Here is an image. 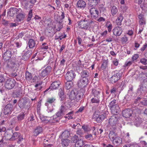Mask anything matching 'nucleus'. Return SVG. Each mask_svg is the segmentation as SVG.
<instances>
[{
	"mask_svg": "<svg viewBox=\"0 0 147 147\" xmlns=\"http://www.w3.org/2000/svg\"><path fill=\"white\" fill-rule=\"evenodd\" d=\"M18 106L20 109L28 110L31 106L29 99L26 97H24L20 98L18 100Z\"/></svg>",
	"mask_w": 147,
	"mask_h": 147,
	"instance_id": "1",
	"label": "nucleus"
},
{
	"mask_svg": "<svg viewBox=\"0 0 147 147\" xmlns=\"http://www.w3.org/2000/svg\"><path fill=\"white\" fill-rule=\"evenodd\" d=\"M96 22L93 20H87L86 19L80 21L78 23L79 26L82 29L85 30H89L90 27L93 26L95 24Z\"/></svg>",
	"mask_w": 147,
	"mask_h": 147,
	"instance_id": "2",
	"label": "nucleus"
},
{
	"mask_svg": "<svg viewBox=\"0 0 147 147\" xmlns=\"http://www.w3.org/2000/svg\"><path fill=\"white\" fill-rule=\"evenodd\" d=\"M66 110L65 107L63 105H61L58 111L53 116V122L59 121L65 114Z\"/></svg>",
	"mask_w": 147,
	"mask_h": 147,
	"instance_id": "3",
	"label": "nucleus"
},
{
	"mask_svg": "<svg viewBox=\"0 0 147 147\" xmlns=\"http://www.w3.org/2000/svg\"><path fill=\"white\" fill-rule=\"evenodd\" d=\"M36 1L37 0H21V1L23 8L27 9L28 8H32Z\"/></svg>",
	"mask_w": 147,
	"mask_h": 147,
	"instance_id": "4",
	"label": "nucleus"
},
{
	"mask_svg": "<svg viewBox=\"0 0 147 147\" xmlns=\"http://www.w3.org/2000/svg\"><path fill=\"white\" fill-rule=\"evenodd\" d=\"M118 118L116 115L111 116L109 119L108 123L111 126V129H113V130H115L117 127V125L118 124Z\"/></svg>",
	"mask_w": 147,
	"mask_h": 147,
	"instance_id": "5",
	"label": "nucleus"
},
{
	"mask_svg": "<svg viewBox=\"0 0 147 147\" xmlns=\"http://www.w3.org/2000/svg\"><path fill=\"white\" fill-rule=\"evenodd\" d=\"M14 53V49L12 48H10L3 54V57L5 60H9L11 58Z\"/></svg>",
	"mask_w": 147,
	"mask_h": 147,
	"instance_id": "6",
	"label": "nucleus"
},
{
	"mask_svg": "<svg viewBox=\"0 0 147 147\" xmlns=\"http://www.w3.org/2000/svg\"><path fill=\"white\" fill-rule=\"evenodd\" d=\"M16 83V82L13 79H10L6 81L5 86L7 89L10 90L15 86Z\"/></svg>",
	"mask_w": 147,
	"mask_h": 147,
	"instance_id": "7",
	"label": "nucleus"
},
{
	"mask_svg": "<svg viewBox=\"0 0 147 147\" xmlns=\"http://www.w3.org/2000/svg\"><path fill=\"white\" fill-rule=\"evenodd\" d=\"M89 79L82 78H81L78 81V86L79 87H82V88L85 89L84 88L89 84Z\"/></svg>",
	"mask_w": 147,
	"mask_h": 147,
	"instance_id": "8",
	"label": "nucleus"
},
{
	"mask_svg": "<svg viewBox=\"0 0 147 147\" xmlns=\"http://www.w3.org/2000/svg\"><path fill=\"white\" fill-rule=\"evenodd\" d=\"M122 73L118 72L113 75L110 78V81L112 84H114L117 82L121 78Z\"/></svg>",
	"mask_w": 147,
	"mask_h": 147,
	"instance_id": "9",
	"label": "nucleus"
},
{
	"mask_svg": "<svg viewBox=\"0 0 147 147\" xmlns=\"http://www.w3.org/2000/svg\"><path fill=\"white\" fill-rule=\"evenodd\" d=\"M76 74L73 71H68L65 75V79L67 81L73 80L75 78Z\"/></svg>",
	"mask_w": 147,
	"mask_h": 147,
	"instance_id": "10",
	"label": "nucleus"
},
{
	"mask_svg": "<svg viewBox=\"0 0 147 147\" xmlns=\"http://www.w3.org/2000/svg\"><path fill=\"white\" fill-rule=\"evenodd\" d=\"M51 68L50 66H48L45 69L42 70L40 74V76L42 78H44L48 76L51 72Z\"/></svg>",
	"mask_w": 147,
	"mask_h": 147,
	"instance_id": "11",
	"label": "nucleus"
},
{
	"mask_svg": "<svg viewBox=\"0 0 147 147\" xmlns=\"http://www.w3.org/2000/svg\"><path fill=\"white\" fill-rule=\"evenodd\" d=\"M89 12L92 18L94 19H96L97 17L99 16V11L95 7L90 8L89 10Z\"/></svg>",
	"mask_w": 147,
	"mask_h": 147,
	"instance_id": "12",
	"label": "nucleus"
},
{
	"mask_svg": "<svg viewBox=\"0 0 147 147\" xmlns=\"http://www.w3.org/2000/svg\"><path fill=\"white\" fill-rule=\"evenodd\" d=\"M91 94L92 96L99 98L103 97V95L101 94V90L99 89H92Z\"/></svg>",
	"mask_w": 147,
	"mask_h": 147,
	"instance_id": "13",
	"label": "nucleus"
},
{
	"mask_svg": "<svg viewBox=\"0 0 147 147\" xmlns=\"http://www.w3.org/2000/svg\"><path fill=\"white\" fill-rule=\"evenodd\" d=\"M85 92V90L83 88H81L78 93L76 91L75 97V100H76V101H78L80 100L83 96Z\"/></svg>",
	"mask_w": 147,
	"mask_h": 147,
	"instance_id": "14",
	"label": "nucleus"
},
{
	"mask_svg": "<svg viewBox=\"0 0 147 147\" xmlns=\"http://www.w3.org/2000/svg\"><path fill=\"white\" fill-rule=\"evenodd\" d=\"M12 109V105L10 104H8L5 107L3 113L4 115H8L11 114Z\"/></svg>",
	"mask_w": 147,
	"mask_h": 147,
	"instance_id": "15",
	"label": "nucleus"
},
{
	"mask_svg": "<svg viewBox=\"0 0 147 147\" xmlns=\"http://www.w3.org/2000/svg\"><path fill=\"white\" fill-rule=\"evenodd\" d=\"M132 111L130 109H126L122 111L123 116L125 118H129L132 115Z\"/></svg>",
	"mask_w": 147,
	"mask_h": 147,
	"instance_id": "16",
	"label": "nucleus"
},
{
	"mask_svg": "<svg viewBox=\"0 0 147 147\" xmlns=\"http://www.w3.org/2000/svg\"><path fill=\"white\" fill-rule=\"evenodd\" d=\"M43 129L42 127L38 126L36 127L34 130V135L36 136L39 134H42Z\"/></svg>",
	"mask_w": 147,
	"mask_h": 147,
	"instance_id": "17",
	"label": "nucleus"
},
{
	"mask_svg": "<svg viewBox=\"0 0 147 147\" xmlns=\"http://www.w3.org/2000/svg\"><path fill=\"white\" fill-rule=\"evenodd\" d=\"M18 12V9L14 8L11 7L7 12V14L11 17H13L14 15Z\"/></svg>",
	"mask_w": 147,
	"mask_h": 147,
	"instance_id": "18",
	"label": "nucleus"
},
{
	"mask_svg": "<svg viewBox=\"0 0 147 147\" xmlns=\"http://www.w3.org/2000/svg\"><path fill=\"white\" fill-rule=\"evenodd\" d=\"M37 44H36V41L34 39H30L28 40V45L30 49L36 47Z\"/></svg>",
	"mask_w": 147,
	"mask_h": 147,
	"instance_id": "19",
	"label": "nucleus"
},
{
	"mask_svg": "<svg viewBox=\"0 0 147 147\" xmlns=\"http://www.w3.org/2000/svg\"><path fill=\"white\" fill-rule=\"evenodd\" d=\"M89 75V73L88 70L83 69L80 73L81 78L86 79H89L88 77Z\"/></svg>",
	"mask_w": 147,
	"mask_h": 147,
	"instance_id": "20",
	"label": "nucleus"
},
{
	"mask_svg": "<svg viewBox=\"0 0 147 147\" xmlns=\"http://www.w3.org/2000/svg\"><path fill=\"white\" fill-rule=\"evenodd\" d=\"M113 34L116 36H119L121 35L122 32L121 28L119 27H116L113 30Z\"/></svg>",
	"mask_w": 147,
	"mask_h": 147,
	"instance_id": "21",
	"label": "nucleus"
},
{
	"mask_svg": "<svg viewBox=\"0 0 147 147\" xmlns=\"http://www.w3.org/2000/svg\"><path fill=\"white\" fill-rule=\"evenodd\" d=\"M98 1L97 0H88V8L95 7L97 4Z\"/></svg>",
	"mask_w": 147,
	"mask_h": 147,
	"instance_id": "22",
	"label": "nucleus"
},
{
	"mask_svg": "<svg viewBox=\"0 0 147 147\" xmlns=\"http://www.w3.org/2000/svg\"><path fill=\"white\" fill-rule=\"evenodd\" d=\"M86 6V3L82 0L78 1L76 4L77 7L81 9H84Z\"/></svg>",
	"mask_w": 147,
	"mask_h": 147,
	"instance_id": "23",
	"label": "nucleus"
},
{
	"mask_svg": "<svg viewBox=\"0 0 147 147\" xmlns=\"http://www.w3.org/2000/svg\"><path fill=\"white\" fill-rule=\"evenodd\" d=\"M61 83L59 80H57L53 82L51 85V87L53 90L56 89L59 87Z\"/></svg>",
	"mask_w": 147,
	"mask_h": 147,
	"instance_id": "24",
	"label": "nucleus"
},
{
	"mask_svg": "<svg viewBox=\"0 0 147 147\" xmlns=\"http://www.w3.org/2000/svg\"><path fill=\"white\" fill-rule=\"evenodd\" d=\"M32 53L31 50H28L26 51L22 57V59L24 60H26L30 57Z\"/></svg>",
	"mask_w": 147,
	"mask_h": 147,
	"instance_id": "25",
	"label": "nucleus"
},
{
	"mask_svg": "<svg viewBox=\"0 0 147 147\" xmlns=\"http://www.w3.org/2000/svg\"><path fill=\"white\" fill-rule=\"evenodd\" d=\"M138 18L139 19V23L142 26L146 24V20L144 17V15L140 14L138 16Z\"/></svg>",
	"mask_w": 147,
	"mask_h": 147,
	"instance_id": "26",
	"label": "nucleus"
},
{
	"mask_svg": "<svg viewBox=\"0 0 147 147\" xmlns=\"http://www.w3.org/2000/svg\"><path fill=\"white\" fill-rule=\"evenodd\" d=\"M111 110L112 113L114 115H116L120 111V108L118 105H116L115 106L111 108Z\"/></svg>",
	"mask_w": 147,
	"mask_h": 147,
	"instance_id": "27",
	"label": "nucleus"
},
{
	"mask_svg": "<svg viewBox=\"0 0 147 147\" xmlns=\"http://www.w3.org/2000/svg\"><path fill=\"white\" fill-rule=\"evenodd\" d=\"M106 115L101 114L96 116V121L98 123H100L105 118Z\"/></svg>",
	"mask_w": 147,
	"mask_h": 147,
	"instance_id": "28",
	"label": "nucleus"
},
{
	"mask_svg": "<svg viewBox=\"0 0 147 147\" xmlns=\"http://www.w3.org/2000/svg\"><path fill=\"white\" fill-rule=\"evenodd\" d=\"M61 144L63 147H66L70 143V140L67 139H61Z\"/></svg>",
	"mask_w": 147,
	"mask_h": 147,
	"instance_id": "29",
	"label": "nucleus"
},
{
	"mask_svg": "<svg viewBox=\"0 0 147 147\" xmlns=\"http://www.w3.org/2000/svg\"><path fill=\"white\" fill-rule=\"evenodd\" d=\"M20 133L19 132L14 133L11 138H9L10 141H13L18 139L20 136Z\"/></svg>",
	"mask_w": 147,
	"mask_h": 147,
	"instance_id": "30",
	"label": "nucleus"
},
{
	"mask_svg": "<svg viewBox=\"0 0 147 147\" xmlns=\"http://www.w3.org/2000/svg\"><path fill=\"white\" fill-rule=\"evenodd\" d=\"M25 114L23 112H22L20 113L17 117L18 121L19 122H21L22 120L24 119Z\"/></svg>",
	"mask_w": 147,
	"mask_h": 147,
	"instance_id": "31",
	"label": "nucleus"
},
{
	"mask_svg": "<svg viewBox=\"0 0 147 147\" xmlns=\"http://www.w3.org/2000/svg\"><path fill=\"white\" fill-rule=\"evenodd\" d=\"M145 76L144 72H142L139 75L138 78L141 82V84H143V82L146 79V78H145Z\"/></svg>",
	"mask_w": 147,
	"mask_h": 147,
	"instance_id": "32",
	"label": "nucleus"
},
{
	"mask_svg": "<svg viewBox=\"0 0 147 147\" xmlns=\"http://www.w3.org/2000/svg\"><path fill=\"white\" fill-rule=\"evenodd\" d=\"M123 19V15L121 13L119 14L116 20L117 24V25H121V22Z\"/></svg>",
	"mask_w": 147,
	"mask_h": 147,
	"instance_id": "33",
	"label": "nucleus"
},
{
	"mask_svg": "<svg viewBox=\"0 0 147 147\" xmlns=\"http://www.w3.org/2000/svg\"><path fill=\"white\" fill-rule=\"evenodd\" d=\"M113 143L114 144H120L122 142L121 138L119 136H116L113 140Z\"/></svg>",
	"mask_w": 147,
	"mask_h": 147,
	"instance_id": "34",
	"label": "nucleus"
},
{
	"mask_svg": "<svg viewBox=\"0 0 147 147\" xmlns=\"http://www.w3.org/2000/svg\"><path fill=\"white\" fill-rule=\"evenodd\" d=\"M65 88L69 90L73 86L72 82L71 81H67L65 84Z\"/></svg>",
	"mask_w": 147,
	"mask_h": 147,
	"instance_id": "35",
	"label": "nucleus"
},
{
	"mask_svg": "<svg viewBox=\"0 0 147 147\" xmlns=\"http://www.w3.org/2000/svg\"><path fill=\"white\" fill-rule=\"evenodd\" d=\"M118 12L117 7L115 6L112 7L111 9V13L113 16L116 15Z\"/></svg>",
	"mask_w": 147,
	"mask_h": 147,
	"instance_id": "36",
	"label": "nucleus"
},
{
	"mask_svg": "<svg viewBox=\"0 0 147 147\" xmlns=\"http://www.w3.org/2000/svg\"><path fill=\"white\" fill-rule=\"evenodd\" d=\"M58 94L59 97L61 98V100H64L65 98L64 93L62 89H60L59 90Z\"/></svg>",
	"mask_w": 147,
	"mask_h": 147,
	"instance_id": "37",
	"label": "nucleus"
},
{
	"mask_svg": "<svg viewBox=\"0 0 147 147\" xmlns=\"http://www.w3.org/2000/svg\"><path fill=\"white\" fill-rule=\"evenodd\" d=\"M48 49V46L47 45V44L44 42L40 47V50L42 51H47Z\"/></svg>",
	"mask_w": 147,
	"mask_h": 147,
	"instance_id": "38",
	"label": "nucleus"
},
{
	"mask_svg": "<svg viewBox=\"0 0 147 147\" xmlns=\"http://www.w3.org/2000/svg\"><path fill=\"white\" fill-rule=\"evenodd\" d=\"M25 17V15L22 13H20L18 14L16 16L17 20L18 22H20L23 20Z\"/></svg>",
	"mask_w": 147,
	"mask_h": 147,
	"instance_id": "39",
	"label": "nucleus"
},
{
	"mask_svg": "<svg viewBox=\"0 0 147 147\" xmlns=\"http://www.w3.org/2000/svg\"><path fill=\"white\" fill-rule=\"evenodd\" d=\"M32 78V74L28 71H26L25 74V78L26 80L29 81Z\"/></svg>",
	"mask_w": 147,
	"mask_h": 147,
	"instance_id": "40",
	"label": "nucleus"
},
{
	"mask_svg": "<svg viewBox=\"0 0 147 147\" xmlns=\"http://www.w3.org/2000/svg\"><path fill=\"white\" fill-rule=\"evenodd\" d=\"M45 105L47 107L46 110L47 111L48 113H51L53 110V106L51 104L48 105L47 103L45 104Z\"/></svg>",
	"mask_w": 147,
	"mask_h": 147,
	"instance_id": "41",
	"label": "nucleus"
},
{
	"mask_svg": "<svg viewBox=\"0 0 147 147\" xmlns=\"http://www.w3.org/2000/svg\"><path fill=\"white\" fill-rule=\"evenodd\" d=\"M56 99L55 98L51 97L48 98L46 100V102L45 104L47 103L48 105L54 103Z\"/></svg>",
	"mask_w": 147,
	"mask_h": 147,
	"instance_id": "42",
	"label": "nucleus"
},
{
	"mask_svg": "<svg viewBox=\"0 0 147 147\" xmlns=\"http://www.w3.org/2000/svg\"><path fill=\"white\" fill-rule=\"evenodd\" d=\"M116 105H117V100L116 99H113L110 102L108 106L111 109L112 107L115 106Z\"/></svg>",
	"mask_w": 147,
	"mask_h": 147,
	"instance_id": "43",
	"label": "nucleus"
},
{
	"mask_svg": "<svg viewBox=\"0 0 147 147\" xmlns=\"http://www.w3.org/2000/svg\"><path fill=\"white\" fill-rule=\"evenodd\" d=\"M62 22V21H60L58 22V24L57 25V28L55 29L57 31H60L63 28V24Z\"/></svg>",
	"mask_w": 147,
	"mask_h": 147,
	"instance_id": "44",
	"label": "nucleus"
},
{
	"mask_svg": "<svg viewBox=\"0 0 147 147\" xmlns=\"http://www.w3.org/2000/svg\"><path fill=\"white\" fill-rule=\"evenodd\" d=\"M100 99L94 96L91 99L90 101L92 103L99 104L100 101Z\"/></svg>",
	"mask_w": 147,
	"mask_h": 147,
	"instance_id": "45",
	"label": "nucleus"
},
{
	"mask_svg": "<svg viewBox=\"0 0 147 147\" xmlns=\"http://www.w3.org/2000/svg\"><path fill=\"white\" fill-rule=\"evenodd\" d=\"M15 94L18 97L22 95V90L20 87L18 88V89H17L16 90L15 92Z\"/></svg>",
	"mask_w": 147,
	"mask_h": 147,
	"instance_id": "46",
	"label": "nucleus"
},
{
	"mask_svg": "<svg viewBox=\"0 0 147 147\" xmlns=\"http://www.w3.org/2000/svg\"><path fill=\"white\" fill-rule=\"evenodd\" d=\"M76 92H75L74 91H72L69 95V99L71 100H75Z\"/></svg>",
	"mask_w": 147,
	"mask_h": 147,
	"instance_id": "47",
	"label": "nucleus"
},
{
	"mask_svg": "<svg viewBox=\"0 0 147 147\" xmlns=\"http://www.w3.org/2000/svg\"><path fill=\"white\" fill-rule=\"evenodd\" d=\"M69 133L68 131H65L62 133L61 136L62 139H67L68 137Z\"/></svg>",
	"mask_w": 147,
	"mask_h": 147,
	"instance_id": "48",
	"label": "nucleus"
},
{
	"mask_svg": "<svg viewBox=\"0 0 147 147\" xmlns=\"http://www.w3.org/2000/svg\"><path fill=\"white\" fill-rule=\"evenodd\" d=\"M84 142L81 139H80L76 142L75 144L76 147H82L83 145Z\"/></svg>",
	"mask_w": 147,
	"mask_h": 147,
	"instance_id": "49",
	"label": "nucleus"
},
{
	"mask_svg": "<svg viewBox=\"0 0 147 147\" xmlns=\"http://www.w3.org/2000/svg\"><path fill=\"white\" fill-rule=\"evenodd\" d=\"M116 136V134L114 131H110L109 134V137L110 139L113 140Z\"/></svg>",
	"mask_w": 147,
	"mask_h": 147,
	"instance_id": "50",
	"label": "nucleus"
},
{
	"mask_svg": "<svg viewBox=\"0 0 147 147\" xmlns=\"http://www.w3.org/2000/svg\"><path fill=\"white\" fill-rule=\"evenodd\" d=\"M79 140L78 136L75 135L71 138V142L75 143Z\"/></svg>",
	"mask_w": 147,
	"mask_h": 147,
	"instance_id": "51",
	"label": "nucleus"
},
{
	"mask_svg": "<svg viewBox=\"0 0 147 147\" xmlns=\"http://www.w3.org/2000/svg\"><path fill=\"white\" fill-rule=\"evenodd\" d=\"M65 116V118H67L68 119H73V112L71 111L69 113Z\"/></svg>",
	"mask_w": 147,
	"mask_h": 147,
	"instance_id": "52",
	"label": "nucleus"
},
{
	"mask_svg": "<svg viewBox=\"0 0 147 147\" xmlns=\"http://www.w3.org/2000/svg\"><path fill=\"white\" fill-rule=\"evenodd\" d=\"M42 83L41 82L38 84H36L35 85V87L36 88L35 90H41L42 88L41 86Z\"/></svg>",
	"mask_w": 147,
	"mask_h": 147,
	"instance_id": "53",
	"label": "nucleus"
},
{
	"mask_svg": "<svg viewBox=\"0 0 147 147\" xmlns=\"http://www.w3.org/2000/svg\"><path fill=\"white\" fill-rule=\"evenodd\" d=\"M40 119L42 122H45V123H48L49 122V120L47 119V117H44L43 116H40Z\"/></svg>",
	"mask_w": 147,
	"mask_h": 147,
	"instance_id": "54",
	"label": "nucleus"
},
{
	"mask_svg": "<svg viewBox=\"0 0 147 147\" xmlns=\"http://www.w3.org/2000/svg\"><path fill=\"white\" fill-rule=\"evenodd\" d=\"M107 61L106 60H104L103 63L101 65V68L103 69H105L107 67Z\"/></svg>",
	"mask_w": 147,
	"mask_h": 147,
	"instance_id": "55",
	"label": "nucleus"
},
{
	"mask_svg": "<svg viewBox=\"0 0 147 147\" xmlns=\"http://www.w3.org/2000/svg\"><path fill=\"white\" fill-rule=\"evenodd\" d=\"M32 16V10H30L28 14V16L27 18V21H29L31 18Z\"/></svg>",
	"mask_w": 147,
	"mask_h": 147,
	"instance_id": "56",
	"label": "nucleus"
},
{
	"mask_svg": "<svg viewBox=\"0 0 147 147\" xmlns=\"http://www.w3.org/2000/svg\"><path fill=\"white\" fill-rule=\"evenodd\" d=\"M133 61H126L124 65H123V66L125 67H128L131 65Z\"/></svg>",
	"mask_w": 147,
	"mask_h": 147,
	"instance_id": "57",
	"label": "nucleus"
},
{
	"mask_svg": "<svg viewBox=\"0 0 147 147\" xmlns=\"http://www.w3.org/2000/svg\"><path fill=\"white\" fill-rule=\"evenodd\" d=\"M98 16L97 17L96 19H94V20H95L97 21H98L99 22H104L105 21V19L103 17H100L99 18H98Z\"/></svg>",
	"mask_w": 147,
	"mask_h": 147,
	"instance_id": "58",
	"label": "nucleus"
},
{
	"mask_svg": "<svg viewBox=\"0 0 147 147\" xmlns=\"http://www.w3.org/2000/svg\"><path fill=\"white\" fill-rule=\"evenodd\" d=\"M140 62L144 65L147 64V59L145 58H142L140 60Z\"/></svg>",
	"mask_w": 147,
	"mask_h": 147,
	"instance_id": "59",
	"label": "nucleus"
},
{
	"mask_svg": "<svg viewBox=\"0 0 147 147\" xmlns=\"http://www.w3.org/2000/svg\"><path fill=\"white\" fill-rule=\"evenodd\" d=\"M141 105L144 106L147 105V100H145L141 102L139 104V105H140V106H141V105Z\"/></svg>",
	"mask_w": 147,
	"mask_h": 147,
	"instance_id": "60",
	"label": "nucleus"
},
{
	"mask_svg": "<svg viewBox=\"0 0 147 147\" xmlns=\"http://www.w3.org/2000/svg\"><path fill=\"white\" fill-rule=\"evenodd\" d=\"M85 137L86 139L88 140H90L92 138V135L91 134H88L87 135H86Z\"/></svg>",
	"mask_w": 147,
	"mask_h": 147,
	"instance_id": "61",
	"label": "nucleus"
},
{
	"mask_svg": "<svg viewBox=\"0 0 147 147\" xmlns=\"http://www.w3.org/2000/svg\"><path fill=\"white\" fill-rule=\"evenodd\" d=\"M106 26L107 27L108 31L109 32H110L111 31V29L112 28V25L111 24H106Z\"/></svg>",
	"mask_w": 147,
	"mask_h": 147,
	"instance_id": "62",
	"label": "nucleus"
},
{
	"mask_svg": "<svg viewBox=\"0 0 147 147\" xmlns=\"http://www.w3.org/2000/svg\"><path fill=\"white\" fill-rule=\"evenodd\" d=\"M35 115L33 114H31L30 117L28 118V120L30 121H34L35 119Z\"/></svg>",
	"mask_w": 147,
	"mask_h": 147,
	"instance_id": "63",
	"label": "nucleus"
},
{
	"mask_svg": "<svg viewBox=\"0 0 147 147\" xmlns=\"http://www.w3.org/2000/svg\"><path fill=\"white\" fill-rule=\"evenodd\" d=\"M141 99V98L140 97H138L136 99L134 102V103L136 105L138 104L139 105V102L140 101V100Z\"/></svg>",
	"mask_w": 147,
	"mask_h": 147,
	"instance_id": "64",
	"label": "nucleus"
}]
</instances>
